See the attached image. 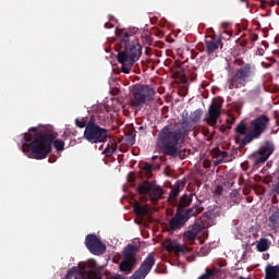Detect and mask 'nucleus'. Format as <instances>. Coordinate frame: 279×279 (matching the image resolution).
I'll return each instance as SVG.
<instances>
[{
	"instance_id": "nucleus-1",
	"label": "nucleus",
	"mask_w": 279,
	"mask_h": 279,
	"mask_svg": "<svg viewBox=\"0 0 279 279\" xmlns=\"http://www.w3.org/2000/svg\"><path fill=\"white\" fill-rule=\"evenodd\" d=\"M56 136L45 137L36 128L31 129L24 134V141L22 143V151L28 158H35L36 160H43L47 158V154L51 151V141Z\"/></svg>"
},
{
	"instance_id": "nucleus-2",
	"label": "nucleus",
	"mask_w": 279,
	"mask_h": 279,
	"mask_svg": "<svg viewBox=\"0 0 279 279\" xmlns=\"http://www.w3.org/2000/svg\"><path fill=\"white\" fill-rule=\"evenodd\" d=\"M116 34L119 36V40L124 43L125 49L118 54V62L122 64L123 73L129 74L134 66V62H137L141 58V45L128 44V32L117 31Z\"/></svg>"
},
{
	"instance_id": "nucleus-3",
	"label": "nucleus",
	"mask_w": 279,
	"mask_h": 279,
	"mask_svg": "<svg viewBox=\"0 0 279 279\" xmlns=\"http://www.w3.org/2000/svg\"><path fill=\"white\" fill-rule=\"evenodd\" d=\"M182 131L173 126H165L158 134L157 147L168 156L178 155Z\"/></svg>"
},
{
	"instance_id": "nucleus-4",
	"label": "nucleus",
	"mask_w": 279,
	"mask_h": 279,
	"mask_svg": "<svg viewBox=\"0 0 279 279\" xmlns=\"http://www.w3.org/2000/svg\"><path fill=\"white\" fill-rule=\"evenodd\" d=\"M268 123H269V119L267 117H259L255 119L251 123L250 129L245 126L244 122H241L236 126L238 134H241L242 136H244V140L240 142L241 145H247V143H252L254 138H258V136H260V134L265 132Z\"/></svg>"
},
{
	"instance_id": "nucleus-5",
	"label": "nucleus",
	"mask_w": 279,
	"mask_h": 279,
	"mask_svg": "<svg viewBox=\"0 0 279 279\" xmlns=\"http://www.w3.org/2000/svg\"><path fill=\"white\" fill-rule=\"evenodd\" d=\"M138 247L133 244H128L123 250V259L119 265L120 271L129 275L138 264L137 258Z\"/></svg>"
},
{
	"instance_id": "nucleus-6",
	"label": "nucleus",
	"mask_w": 279,
	"mask_h": 279,
	"mask_svg": "<svg viewBox=\"0 0 279 279\" xmlns=\"http://www.w3.org/2000/svg\"><path fill=\"white\" fill-rule=\"evenodd\" d=\"M84 138L88 143H104L108 138V131L95 123H89L85 128Z\"/></svg>"
},
{
	"instance_id": "nucleus-7",
	"label": "nucleus",
	"mask_w": 279,
	"mask_h": 279,
	"mask_svg": "<svg viewBox=\"0 0 279 279\" xmlns=\"http://www.w3.org/2000/svg\"><path fill=\"white\" fill-rule=\"evenodd\" d=\"M137 191L140 195L147 196V199H150L153 203L159 202L163 195V190L159 185H156L149 181H144L141 183Z\"/></svg>"
},
{
	"instance_id": "nucleus-8",
	"label": "nucleus",
	"mask_w": 279,
	"mask_h": 279,
	"mask_svg": "<svg viewBox=\"0 0 279 279\" xmlns=\"http://www.w3.org/2000/svg\"><path fill=\"white\" fill-rule=\"evenodd\" d=\"M156 259L154 253L147 255L140 268L130 277V279H145L150 272Z\"/></svg>"
},
{
	"instance_id": "nucleus-9",
	"label": "nucleus",
	"mask_w": 279,
	"mask_h": 279,
	"mask_svg": "<svg viewBox=\"0 0 279 279\" xmlns=\"http://www.w3.org/2000/svg\"><path fill=\"white\" fill-rule=\"evenodd\" d=\"M85 244L89 252L95 255H101L106 252V245L95 234H88Z\"/></svg>"
},
{
	"instance_id": "nucleus-10",
	"label": "nucleus",
	"mask_w": 279,
	"mask_h": 279,
	"mask_svg": "<svg viewBox=\"0 0 279 279\" xmlns=\"http://www.w3.org/2000/svg\"><path fill=\"white\" fill-rule=\"evenodd\" d=\"M154 95V90L147 85L138 87L134 94L133 106H143L145 101H149Z\"/></svg>"
},
{
	"instance_id": "nucleus-11",
	"label": "nucleus",
	"mask_w": 279,
	"mask_h": 279,
	"mask_svg": "<svg viewBox=\"0 0 279 279\" xmlns=\"http://www.w3.org/2000/svg\"><path fill=\"white\" fill-rule=\"evenodd\" d=\"M83 279H101V274L96 270V264L93 262L83 263L78 265Z\"/></svg>"
},
{
	"instance_id": "nucleus-12",
	"label": "nucleus",
	"mask_w": 279,
	"mask_h": 279,
	"mask_svg": "<svg viewBox=\"0 0 279 279\" xmlns=\"http://www.w3.org/2000/svg\"><path fill=\"white\" fill-rule=\"evenodd\" d=\"M162 245L169 253L174 252L177 256H180L181 254H189L192 251L190 247L184 246L171 239L165 240Z\"/></svg>"
},
{
	"instance_id": "nucleus-13",
	"label": "nucleus",
	"mask_w": 279,
	"mask_h": 279,
	"mask_svg": "<svg viewBox=\"0 0 279 279\" xmlns=\"http://www.w3.org/2000/svg\"><path fill=\"white\" fill-rule=\"evenodd\" d=\"M219 117H221V105L213 102L208 109V125H217V120L219 119Z\"/></svg>"
},
{
	"instance_id": "nucleus-14",
	"label": "nucleus",
	"mask_w": 279,
	"mask_h": 279,
	"mask_svg": "<svg viewBox=\"0 0 279 279\" xmlns=\"http://www.w3.org/2000/svg\"><path fill=\"white\" fill-rule=\"evenodd\" d=\"M251 72L247 68H242L238 71L234 78L232 80V86H235V88H240V86H245V82H247V78L250 77Z\"/></svg>"
},
{
	"instance_id": "nucleus-15",
	"label": "nucleus",
	"mask_w": 279,
	"mask_h": 279,
	"mask_svg": "<svg viewBox=\"0 0 279 279\" xmlns=\"http://www.w3.org/2000/svg\"><path fill=\"white\" fill-rule=\"evenodd\" d=\"M274 154V145L265 143L258 150L255 162L256 165L265 162L269 156Z\"/></svg>"
},
{
	"instance_id": "nucleus-16",
	"label": "nucleus",
	"mask_w": 279,
	"mask_h": 279,
	"mask_svg": "<svg viewBox=\"0 0 279 279\" xmlns=\"http://www.w3.org/2000/svg\"><path fill=\"white\" fill-rule=\"evenodd\" d=\"M187 218H185L184 214L182 211H178L174 217H172L169 221V227L171 231H175L184 227V225L187 222Z\"/></svg>"
},
{
	"instance_id": "nucleus-17",
	"label": "nucleus",
	"mask_w": 279,
	"mask_h": 279,
	"mask_svg": "<svg viewBox=\"0 0 279 279\" xmlns=\"http://www.w3.org/2000/svg\"><path fill=\"white\" fill-rule=\"evenodd\" d=\"M234 184L233 177H227V179L223 181L222 185H217V187L214 191L215 196L222 195V192L226 191V189H232Z\"/></svg>"
},
{
	"instance_id": "nucleus-18",
	"label": "nucleus",
	"mask_w": 279,
	"mask_h": 279,
	"mask_svg": "<svg viewBox=\"0 0 279 279\" xmlns=\"http://www.w3.org/2000/svg\"><path fill=\"white\" fill-rule=\"evenodd\" d=\"M192 197H193V194H190V195H187V194H184V195H182L181 196V198H180V202H179V205H178V211L179 213H183V210L185 209V208H187V206L190 205V204H192Z\"/></svg>"
},
{
	"instance_id": "nucleus-19",
	"label": "nucleus",
	"mask_w": 279,
	"mask_h": 279,
	"mask_svg": "<svg viewBox=\"0 0 279 279\" xmlns=\"http://www.w3.org/2000/svg\"><path fill=\"white\" fill-rule=\"evenodd\" d=\"M134 213H136L138 217H148V215H150V208L136 202L134 204Z\"/></svg>"
},
{
	"instance_id": "nucleus-20",
	"label": "nucleus",
	"mask_w": 279,
	"mask_h": 279,
	"mask_svg": "<svg viewBox=\"0 0 279 279\" xmlns=\"http://www.w3.org/2000/svg\"><path fill=\"white\" fill-rule=\"evenodd\" d=\"M265 279H279V269L277 266L267 265L265 268Z\"/></svg>"
},
{
	"instance_id": "nucleus-21",
	"label": "nucleus",
	"mask_w": 279,
	"mask_h": 279,
	"mask_svg": "<svg viewBox=\"0 0 279 279\" xmlns=\"http://www.w3.org/2000/svg\"><path fill=\"white\" fill-rule=\"evenodd\" d=\"M204 208L201 205H196L191 209L183 210V216L185 218L191 219V217H196V215H201L203 213Z\"/></svg>"
},
{
	"instance_id": "nucleus-22",
	"label": "nucleus",
	"mask_w": 279,
	"mask_h": 279,
	"mask_svg": "<svg viewBox=\"0 0 279 279\" xmlns=\"http://www.w3.org/2000/svg\"><path fill=\"white\" fill-rule=\"evenodd\" d=\"M269 240L268 239H260L257 244L256 248L258 252H265L269 248Z\"/></svg>"
},
{
	"instance_id": "nucleus-23",
	"label": "nucleus",
	"mask_w": 279,
	"mask_h": 279,
	"mask_svg": "<svg viewBox=\"0 0 279 279\" xmlns=\"http://www.w3.org/2000/svg\"><path fill=\"white\" fill-rule=\"evenodd\" d=\"M197 234H195L194 232H192L191 229H189L187 231L184 232L183 234V240L186 243H193L196 239Z\"/></svg>"
},
{
	"instance_id": "nucleus-24",
	"label": "nucleus",
	"mask_w": 279,
	"mask_h": 279,
	"mask_svg": "<svg viewBox=\"0 0 279 279\" xmlns=\"http://www.w3.org/2000/svg\"><path fill=\"white\" fill-rule=\"evenodd\" d=\"M206 47L208 52L213 53V51H217V49H219V41H216V40L206 41Z\"/></svg>"
},
{
	"instance_id": "nucleus-25",
	"label": "nucleus",
	"mask_w": 279,
	"mask_h": 279,
	"mask_svg": "<svg viewBox=\"0 0 279 279\" xmlns=\"http://www.w3.org/2000/svg\"><path fill=\"white\" fill-rule=\"evenodd\" d=\"M219 271L220 270L216 269V268H214L211 270L206 268V272L204 275H202L198 279H209V278L216 276Z\"/></svg>"
},
{
	"instance_id": "nucleus-26",
	"label": "nucleus",
	"mask_w": 279,
	"mask_h": 279,
	"mask_svg": "<svg viewBox=\"0 0 279 279\" xmlns=\"http://www.w3.org/2000/svg\"><path fill=\"white\" fill-rule=\"evenodd\" d=\"M179 193H180L179 187H173L169 194L168 201L171 203L177 202V197H178Z\"/></svg>"
},
{
	"instance_id": "nucleus-27",
	"label": "nucleus",
	"mask_w": 279,
	"mask_h": 279,
	"mask_svg": "<svg viewBox=\"0 0 279 279\" xmlns=\"http://www.w3.org/2000/svg\"><path fill=\"white\" fill-rule=\"evenodd\" d=\"M204 229V226L199 222L196 221L192 227H190V230L197 235L202 230Z\"/></svg>"
},
{
	"instance_id": "nucleus-28",
	"label": "nucleus",
	"mask_w": 279,
	"mask_h": 279,
	"mask_svg": "<svg viewBox=\"0 0 279 279\" xmlns=\"http://www.w3.org/2000/svg\"><path fill=\"white\" fill-rule=\"evenodd\" d=\"M77 269L76 267L71 268L65 275L64 279H76Z\"/></svg>"
},
{
	"instance_id": "nucleus-29",
	"label": "nucleus",
	"mask_w": 279,
	"mask_h": 279,
	"mask_svg": "<svg viewBox=\"0 0 279 279\" xmlns=\"http://www.w3.org/2000/svg\"><path fill=\"white\" fill-rule=\"evenodd\" d=\"M226 156H228V153H219L218 156L214 158V163L219 165V162H221Z\"/></svg>"
},
{
	"instance_id": "nucleus-30",
	"label": "nucleus",
	"mask_w": 279,
	"mask_h": 279,
	"mask_svg": "<svg viewBox=\"0 0 279 279\" xmlns=\"http://www.w3.org/2000/svg\"><path fill=\"white\" fill-rule=\"evenodd\" d=\"M54 147L57 151H62L64 149V142L62 140L54 141Z\"/></svg>"
},
{
	"instance_id": "nucleus-31",
	"label": "nucleus",
	"mask_w": 279,
	"mask_h": 279,
	"mask_svg": "<svg viewBox=\"0 0 279 279\" xmlns=\"http://www.w3.org/2000/svg\"><path fill=\"white\" fill-rule=\"evenodd\" d=\"M142 169L144 173H151V171H154V167L149 163L142 165Z\"/></svg>"
},
{
	"instance_id": "nucleus-32",
	"label": "nucleus",
	"mask_w": 279,
	"mask_h": 279,
	"mask_svg": "<svg viewBox=\"0 0 279 279\" xmlns=\"http://www.w3.org/2000/svg\"><path fill=\"white\" fill-rule=\"evenodd\" d=\"M193 121H198L199 119H202V111H195L192 116Z\"/></svg>"
},
{
	"instance_id": "nucleus-33",
	"label": "nucleus",
	"mask_w": 279,
	"mask_h": 279,
	"mask_svg": "<svg viewBox=\"0 0 279 279\" xmlns=\"http://www.w3.org/2000/svg\"><path fill=\"white\" fill-rule=\"evenodd\" d=\"M77 128H86V121L84 119H81V120H76L75 121Z\"/></svg>"
},
{
	"instance_id": "nucleus-34",
	"label": "nucleus",
	"mask_w": 279,
	"mask_h": 279,
	"mask_svg": "<svg viewBox=\"0 0 279 279\" xmlns=\"http://www.w3.org/2000/svg\"><path fill=\"white\" fill-rule=\"evenodd\" d=\"M185 186V181H178L177 184L174 185V189H179V191H181V189H184Z\"/></svg>"
},
{
	"instance_id": "nucleus-35",
	"label": "nucleus",
	"mask_w": 279,
	"mask_h": 279,
	"mask_svg": "<svg viewBox=\"0 0 279 279\" xmlns=\"http://www.w3.org/2000/svg\"><path fill=\"white\" fill-rule=\"evenodd\" d=\"M128 182H131V184H133V182H135L136 177L135 175H128Z\"/></svg>"
},
{
	"instance_id": "nucleus-36",
	"label": "nucleus",
	"mask_w": 279,
	"mask_h": 279,
	"mask_svg": "<svg viewBox=\"0 0 279 279\" xmlns=\"http://www.w3.org/2000/svg\"><path fill=\"white\" fill-rule=\"evenodd\" d=\"M277 219H278V216L275 214L269 217V221L272 223H275L277 221Z\"/></svg>"
},
{
	"instance_id": "nucleus-37",
	"label": "nucleus",
	"mask_w": 279,
	"mask_h": 279,
	"mask_svg": "<svg viewBox=\"0 0 279 279\" xmlns=\"http://www.w3.org/2000/svg\"><path fill=\"white\" fill-rule=\"evenodd\" d=\"M113 279H125V278H123V277L120 276V275H117Z\"/></svg>"
},
{
	"instance_id": "nucleus-38",
	"label": "nucleus",
	"mask_w": 279,
	"mask_h": 279,
	"mask_svg": "<svg viewBox=\"0 0 279 279\" xmlns=\"http://www.w3.org/2000/svg\"><path fill=\"white\" fill-rule=\"evenodd\" d=\"M235 141H236V143H240V138L239 137H236Z\"/></svg>"
},
{
	"instance_id": "nucleus-39",
	"label": "nucleus",
	"mask_w": 279,
	"mask_h": 279,
	"mask_svg": "<svg viewBox=\"0 0 279 279\" xmlns=\"http://www.w3.org/2000/svg\"><path fill=\"white\" fill-rule=\"evenodd\" d=\"M277 191H279V181H278V185H277Z\"/></svg>"
},
{
	"instance_id": "nucleus-40",
	"label": "nucleus",
	"mask_w": 279,
	"mask_h": 279,
	"mask_svg": "<svg viewBox=\"0 0 279 279\" xmlns=\"http://www.w3.org/2000/svg\"><path fill=\"white\" fill-rule=\"evenodd\" d=\"M239 279H246V278L241 276Z\"/></svg>"
},
{
	"instance_id": "nucleus-41",
	"label": "nucleus",
	"mask_w": 279,
	"mask_h": 279,
	"mask_svg": "<svg viewBox=\"0 0 279 279\" xmlns=\"http://www.w3.org/2000/svg\"><path fill=\"white\" fill-rule=\"evenodd\" d=\"M276 267H277V269L279 270V264H278Z\"/></svg>"
}]
</instances>
